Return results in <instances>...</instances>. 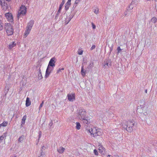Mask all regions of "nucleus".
Listing matches in <instances>:
<instances>
[{"instance_id": "obj_36", "label": "nucleus", "mask_w": 157, "mask_h": 157, "mask_svg": "<svg viewBox=\"0 0 157 157\" xmlns=\"http://www.w3.org/2000/svg\"><path fill=\"white\" fill-rule=\"evenodd\" d=\"M137 2L136 0H132L131 2V5H134L137 3Z\"/></svg>"}, {"instance_id": "obj_13", "label": "nucleus", "mask_w": 157, "mask_h": 157, "mask_svg": "<svg viewBox=\"0 0 157 157\" xmlns=\"http://www.w3.org/2000/svg\"><path fill=\"white\" fill-rule=\"evenodd\" d=\"M64 0H63L61 4L59 6V8L57 11V13L56 16V17H57V16H58L59 15V13H60L61 12V10L62 9V7L63 6V5H64Z\"/></svg>"}, {"instance_id": "obj_16", "label": "nucleus", "mask_w": 157, "mask_h": 157, "mask_svg": "<svg viewBox=\"0 0 157 157\" xmlns=\"http://www.w3.org/2000/svg\"><path fill=\"white\" fill-rule=\"evenodd\" d=\"M65 150V148L62 147H60L57 149V151L60 154L63 153L64 151Z\"/></svg>"}, {"instance_id": "obj_48", "label": "nucleus", "mask_w": 157, "mask_h": 157, "mask_svg": "<svg viewBox=\"0 0 157 157\" xmlns=\"http://www.w3.org/2000/svg\"><path fill=\"white\" fill-rule=\"evenodd\" d=\"M83 51L81 50L80 52H78V54L79 55H82V54Z\"/></svg>"}, {"instance_id": "obj_35", "label": "nucleus", "mask_w": 157, "mask_h": 157, "mask_svg": "<svg viewBox=\"0 0 157 157\" xmlns=\"http://www.w3.org/2000/svg\"><path fill=\"white\" fill-rule=\"evenodd\" d=\"M3 24L2 23V21H0V30H1L3 29Z\"/></svg>"}, {"instance_id": "obj_21", "label": "nucleus", "mask_w": 157, "mask_h": 157, "mask_svg": "<svg viewBox=\"0 0 157 157\" xmlns=\"http://www.w3.org/2000/svg\"><path fill=\"white\" fill-rule=\"evenodd\" d=\"M30 30L26 28V30L25 32L24 35V37H26L29 34V32L30 31Z\"/></svg>"}, {"instance_id": "obj_17", "label": "nucleus", "mask_w": 157, "mask_h": 157, "mask_svg": "<svg viewBox=\"0 0 157 157\" xmlns=\"http://www.w3.org/2000/svg\"><path fill=\"white\" fill-rule=\"evenodd\" d=\"M86 70H84V66L82 64L81 67V73L83 77H84L86 75Z\"/></svg>"}, {"instance_id": "obj_42", "label": "nucleus", "mask_w": 157, "mask_h": 157, "mask_svg": "<svg viewBox=\"0 0 157 157\" xmlns=\"http://www.w3.org/2000/svg\"><path fill=\"white\" fill-rule=\"evenodd\" d=\"M94 152L95 155H98V153L96 149H94Z\"/></svg>"}, {"instance_id": "obj_25", "label": "nucleus", "mask_w": 157, "mask_h": 157, "mask_svg": "<svg viewBox=\"0 0 157 157\" xmlns=\"http://www.w3.org/2000/svg\"><path fill=\"white\" fill-rule=\"evenodd\" d=\"M51 72V71H48V70H47L46 69V73H45V78H48Z\"/></svg>"}, {"instance_id": "obj_53", "label": "nucleus", "mask_w": 157, "mask_h": 157, "mask_svg": "<svg viewBox=\"0 0 157 157\" xmlns=\"http://www.w3.org/2000/svg\"><path fill=\"white\" fill-rule=\"evenodd\" d=\"M7 87H8V86H6V87H5V89H7Z\"/></svg>"}, {"instance_id": "obj_31", "label": "nucleus", "mask_w": 157, "mask_h": 157, "mask_svg": "<svg viewBox=\"0 0 157 157\" xmlns=\"http://www.w3.org/2000/svg\"><path fill=\"white\" fill-rule=\"evenodd\" d=\"M93 11L94 13L96 14H97L99 12V9L98 8L96 7L95 9H93Z\"/></svg>"}, {"instance_id": "obj_38", "label": "nucleus", "mask_w": 157, "mask_h": 157, "mask_svg": "<svg viewBox=\"0 0 157 157\" xmlns=\"http://www.w3.org/2000/svg\"><path fill=\"white\" fill-rule=\"evenodd\" d=\"M64 70V68L63 67L61 69H59L57 71V73H59L60 72L62 71H63Z\"/></svg>"}, {"instance_id": "obj_29", "label": "nucleus", "mask_w": 157, "mask_h": 157, "mask_svg": "<svg viewBox=\"0 0 157 157\" xmlns=\"http://www.w3.org/2000/svg\"><path fill=\"white\" fill-rule=\"evenodd\" d=\"M71 4L70 3H66L65 4V9L66 10H67L69 8V7L70 6Z\"/></svg>"}, {"instance_id": "obj_49", "label": "nucleus", "mask_w": 157, "mask_h": 157, "mask_svg": "<svg viewBox=\"0 0 157 157\" xmlns=\"http://www.w3.org/2000/svg\"><path fill=\"white\" fill-rule=\"evenodd\" d=\"M71 0H68L67 3L71 4Z\"/></svg>"}, {"instance_id": "obj_33", "label": "nucleus", "mask_w": 157, "mask_h": 157, "mask_svg": "<svg viewBox=\"0 0 157 157\" xmlns=\"http://www.w3.org/2000/svg\"><path fill=\"white\" fill-rule=\"evenodd\" d=\"M53 68L54 67H51V66L48 67V66L47 68V70H48V71L51 72L53 70Z\"/></svg>"}, {"instance_id": "obj_9", "label": "nucleus", "mask_w": 157, "mask_h": 157, "mask_svg": "<svg viewBox=\"0 0 157 157\" xmlns=\"http://www.w3.org/2000/svg\"><path fill=\"white\" fill-rule=\"evenodd\" d=\"M104 66L105 68H107L111 65V61L110 60H105L104 62Z\"/></svg>"}, {"instance_id": "obj_43", "label": "nucleus", "mask_w": 157, "mask_h": 157, "mask_svg": "<svg viewBox=\"0 0 157 157\" xmlns=\"http://www.w3.org/2000/svg\"><path fill=\"white\" fill-rule=\"evenodd\" d=\"M11 0H0V2H8L10 1Z\"/></svg>"}, {"instance_id": "obj_44", "label": "nucleus", "mask_w": 157, "mask_h": 157, "mask_svg": "<svg viewBox=\"0 0 157 157\" xmlns=\"http://www.w3.org/2000/svg\"><path fill=\"white\" fill-rule=\"evenodd\" d=\"M96 47V46L95 45H93L90 48V50H92L93 49H94Z\"/></svg>"}, {"instance_id": "obj_45", "label": "nucleus", "mask_w": 157, "mask_h": 157, "mask_svg": "<svg viewBox=\"0 0 157 157\" xmlns=\"http://www.w3.org/2000/svg\"><path fill=\"white\" fill-rule=\"evenodd\" d=\"M53 124V123L52 121H51L49 124V125L50 126V127H51ZM49 128H50V127H49Z\"/></svg>"}, {"instance_id": "obj_5", "label": "nucleus", "mask_w": 157, "mask_h": 157, "mask_svg": "<svg viewBox=\"0 0 157 157\" xmlns=\"http://www.w3.org/2000/svg\"><path fill=\"white\" fill-rule=\"evenodd\" d=\"M86 130L90 133L91 135H93V136L95 137L94 134H96L97 132L98 129H97L96 128H90L87 127L85 128Z\"/></svg>"}, {"instance_id": "obj_28", "label": "nucleus", "mask_w": 157, "mask_h": 157, "mask_svg": "<svg viewBox=\"0 0 157 157\" xmlns=\"http://www.w3.org/2000/svg\"><path fill=\"white\" fill-rule=\"evenodd\" d=\"M81 0H76L75 3L74 4V6L73 8H75L77 6V4L78 2L80 1Z\"/></svg>"}, {"instance_id": "obj_54", "label": "nucleus", "mask_w": 157, "mask_h": 157, "mask_svg": "<svg viewBox=\"0 0 157 157\" xmlns=\"http://www.w3.org/2000/svg\"><path fill=\"white\" fill-rule=\"evenodd\" d=\"M13 157H17L15 156H13Z\"/></svg>"}, {"instance_id": "obj_24", "label": "nucleus", "mask_w": 157, "mask_h": 157, "mask_svg": "<svg viewBox=\"0 0 157 157\" xmlns=\"http://www.w3.org/2000/svg\"><path fill=\"white\" fill-rule=\"evenodd\" d=\"M16 44L14 42H13L12 44H10L9 45V48L10 49H11L13 48L16 46Z\"/></svg>"}, {"instance_id": "obj_39", "label": "nucleus", "mask_w": 157, "mask_h": 157, "mask_svg": "<svg viewBox=\"0 0 157 157\" xmlns=\"http://www.w3.org/2000/svg\"><path fill=\"white\" fill-rule=\"evenodd\" d=\"M23 137H22V136H21L19 137V138L18 139V141L19 142H21L22 141H23Z\"/></svg>"}, {"instance_id": "obj_18", "label": "nucleus", "mask_w": 157, "mask_h": 157, "mask_svg": "<svg viewBox=\"0 0 157 157\" xmlns=\"http://www.w3.org/2000/svg\"><path fill=\"white\" fill-rule=\"evenodd\" d=\"M31 104V102L29 98L27 97L25 105L26 107L29 106Z\"/></svg>"}, {"instance_id": "obj_20", "label": "nucleus", "mask_w": 157, "mask_h": 157, "mask_svg": "<svg viewBox=\"0 0 157 157\" xmlns=\"http://www.w3.org/2000/svg\"><path fill=\"white\" fill-rule=\"evenodd\" d=\"M82 119V121H83V123L85 124H88L90 123V121L89 120H88L86 119L85 117V118H83Z\"/></svg>"}, {"instance_id": "obj_37", "label": "nucleus", "mask_w": 157, "mask_h": 157, "mask_svg": "<svg viewBox=\"0 0 157 157\" xmlns=\"http://www.w3.org/2000/svg\"><path fill=\"white\" fill-rule=\"evenodd\" d=\"M39 137L38 139V142L40 140V138L41 137L42 135V132L41 131H39Z\"/></svg>"}, {"instance_id": "obj_51", "label": "nucleus", "mask_w": 157, "mask_h": 157, "mask_svg": "<svg viewBox=\"0 0 157 157\" xmlns=\"http://www.w3.org/2000/svg\"><path fill=\"white\" fill-rule=\"evenodd\" d=\"M73 17V16H72V17H71V19L69 20V21L67 22V24L71 20V19Z\"/></svg>"}, {"instance_id": "obj_14", "label": "nucleus", "mask_w": 157, "mask_h": 157, "mask_svg": "<svg viewBox=\"0 0 157 157\" xmlns=\"http://www.w3.org/2000/svg\"><path fill=\"white\" fill-rule=\"evenodd\" d=\"M34 24L33 21H31L30 22L28 23L26 28L28 29H29L30 30H31L33 25Z\"/></svg>"}, {"instance_id": "obj_30", "label": "nucleus", "mask_w": 157, "mask_h": 157, "mask_svg": "<svg viewBox=\"0 0 157 157\" xmlns=\"http://www.w3.org/2000/svg\"><path fill=\"white\" fill-rule=\"evenodd\" d=\"M8 123V122L7 121H4L1 124V125L2 126L5 127L7 125Z\"/></svg>"}, {"instance_id": "obj_32", "label": "nucleus", "mask_w": 157, "mask_h": 157, "mask_svg": "<svg viewBox=\"0 0 157 157\" xmlns=\"http://www.w3.org/2000/svg\"><path fill=\"white\" fill-rule=\"evenodd\" d=\"M157 19L155 17H153L151 19V21L154 23H155L157 21Z\"/></svg>"}, {"instance_id": "obj_56", "label": "nucleus", "mask_w": 157, "mask_h": 157, "mask_svg": "<svg viewBox=\"0 0 157 157\" xmlns=\"http://www.w3.org/2000/svg\"><path fill=\"white\" fill-rule=\"evenodd\" d=\"M122 126H123V124L122 123Z\"/></svg>"}, {"instance_id": "obj_27", "label": "nucleus", "mask_w": 157, "mask_h": 157, "mask_svg": "<svg viewBox=\"0 0 157 157\" xmlns=\"http://www.w3.org/2000/svg\"><path fill=\"white\" fill-rule=\"evenodd\" d=\"M76 128L78 130H79L80 128L81 125L79 122H76Z\"/></svg>"}, {"instance_id": "obj_7", "label": "nucleus", "mask_w": 157, "mask_h": 157, "mask_svg": "<svg viewBox=\"0 0 157 157\" xmlns=\"http://www.w3.org/2000/svg\"><path fill=\"white\" fill-rule=\"evenodd\" d=\"M5 15V17L9 21L13 22V17L11 13H6Z\"/></svg>"}, {"instance_id": "obj_2", "label": "nucleus", "mask_w": 157, "mask_h": 157, "mask_svg": "<svg viewBox=\"0 0 157 157\" xmlns=\"http://www.w3.org/2000/svg\"><path fill=\"white\" fill-rule=\"evenodd\" d=\"M26 12V8L24 6L22 5L20 10L18 11L17 17L18 19L24 15Z\"/></svg>"}, {"instance_id": "obj_11", "label": "nucleus", "mask_w": 157, "mask_h": 157, "mask_svg": "<svg viewBox=\"0 0 157 157\" xmlns=\"http://www.w3.org/2000/svg\"><path fill=\"white\" fill-rule=\"evenodd\" d=\"M1 5L2 6L3 10H6L8 8V2H0Z\"/></svg>"}, {"instance_id": "obj_41", "label": "nucleus", "mask_w": 157, "mask_h": 157, "mask_svg": "<svg viewBox=\"0 0 157 157\" xmlns=\"http://www.w3.org/2000/svg\"><path fill=\"white\" fill-rule=\"evenodd\" d=\"M117 50L118 51V53L120 52L121 51V49L120 47H118L117 48Z\"/></svg>"}, {"instance_id": "obj_4", "label": "nucleus", "mask_w": 157, "mask_h": 157, "mask_svg": "<svg viewBox=\"0 0 157 157\" xmlns=\"http://www.w3.org/2000/svg\"><path fill=\"white\" fill-rule=\"evenodd\" d=\"M134 123L128 121L127 122V127L125 128L126 130L129 132H132V127L134 125Z\"/></svg>"}, {"instance_id": "obj_47", "label": "nucleus", "mask_w": 157, "mask_h": 157, "mask_svg": "<svg viewBox=\"0 0 157 157\" xmlns=\"http://www.w3.org/2000/svg\"><path fill=\"white\" fill-rule=\"evenodd\" d=\"M113 46H111L110 48V52H109V54H110L111 53V51H112L113 50Z\"/></svg>"}, {"instance_id": "obj_8", "label": "nucleus", "mask_w": 157, "mask_h": 157, "mask_svg": "<svg viewBox=\"0 0 157 157\" xmlns=\"http://www.w3.org/2000/svg\"><path fill=\"white\" fill-rule=\"evenodd\" d=\"M46 148L44 146H42L40 150V153L39 157H45V150Z\"/></svg>"}, {"instance_id": "obj_34", "label": "nucleus", "mask_w": 157, "mask_h": 157, "mask_svg": "<svg viewBox=\"0 0 157 157\" xmlns=\"http://www.w3.org/2000/svg\"><path fill=\"white\" fill-rule=\"evenodd\" d=\"M6 136V134H4L3 135L0 136V141H1Z\"/></svg>"}, {"instance_id": "obj_46", "label": "nucleus", "mask_w": 157, "mask_h": 157, "mask_svg": "<svg viewBox=\"0 0 157 157\" xmlns=\"http://www.w3.org/2000/svg\"><path fill=\"white\" fill-rule=\"evenodd\" d=\"M91 24L93 29H95L96 28V26L93 23H92Z\"/></svg>"}, {"instance_id": "obj_19", "label": "nucleus", "mask_w": 157, "mask_h": 157, "mask_svg": "<svg viewBox=\"0 0 157 157\" xmlns=\"http://www.w3.org/2000/svg\"><path fill=\"white\" fill-rule=\"evenodd\" d=\"M26 117H27L25 115L23 116L22 119V120L21 121V126L22 127H23V125L25 124V121L26 119Z\"/></svg>"}, {"instance_id": "obj_3", "label": "nucleus", "mask_w": 157, "mask_h": 157, "mask_svg": "<svg viewBox=\"0 0 157 157\" xmlns=\"http://www.w3.org/2000/svg\"><path fill=\"white\" fill-rule=\"evenodd\" d=\"M78 117L79 119L81 120L85 117L86 115V112L84 109H80L77 110Z\"/></svg>"}, {"instance_id": "obj_55", "label": "nucleus", "mask_w": 157, "mask_h": 157, "mask_svg": "<svg viewBox=\"0 0 157 157\" xmlns=\"http://www.w3.org/2000/svg\"><path fill=\"white\" fill-rule=\"evenodd\" d=\"M1 126H1V124H0V128H1Z\"/></svg>"}, {"instance_id": "obj_23", "label": "nucleus", "mask_w": 157, "mask_h": 157, "mask_svg": "<svg viewBox=\"0 0 157 157\" xmlns=\"http://www.w3.org/2000/svg\"><path fill=\"white\" fill-rule=\"evenodd\" d=\"M102 132L101 131L100 129H98L97 132L96 134H94L95 137H97L98 136H100L101 135Z\"/></svg>"}, {"instance_id": "obj_22", "label": "nucleus", "mask_w": 157, "mask_h": 157, "mask_svg": "<svg viewBox=\"0 0 157 157\" xmlns=\"http://www.w3.org/2000/svg\"><path fill=\"white\" fill-rule=\"evenodd\" d=\"M9 90V87H7V89H4V92L5 93L4 96H3V98L5 99L6 98V96Z\"/></svg>"}, {"instance_id": "obj_26", "label": "nucleus", "mask_w": 157, "mask_h": 157, "mask_svg": "<svg viewBox=\"0 0 157 157\" xmlns=\"http://www.w3.org/2000/svg\"><path fill=\"white\" fill-rule=\"evenodd\" d=\"M39 74L38 75V78L39 79H41L43 77L42 75V74L41 73V72L40 71V68L39 69Z\"/></svg>"}, {"instance_id": "obj_52", "label": "nucleus", "mask_w": 157, "mask_h": 157, "mask_svg": "<svg viewBox=\"0 0 157 157\" xmlns=\"http://www.w3.org/2000/svg\"><path fill=\"white\" fill-rule=\"evenodd\" d=\"M145 93H147V89L145 90Z\"/></svg>"}, {"instance_id": "obj_10", "label": "nucleus", "mask_w": 157, "mask_h": 157, "mask_svg": "<svg viewBox=\"0 0 157 157\" xmlns=\"http://www.w3.org/2000/svg\"><path fill=\"white\" fill-rule=\"evenodd\" d=\"M55 58L54 57H53L50 60L48 64V66H51V67H54L55 66Z\"/></svg>"}, {"instance_id": "obj_12", "label": "nucleus", "mask_w": 157, "mask_h": 157, "mask_svg": "<svg viewBox=\"0 0 157 157\" xmlns=\"http://www.w3.org/2000/svg\"><path fill=\"white\" fill-rule=\"evenodd\" d=\"M68 99L69 101H73L75 100V94H69L67 95Z\"/></svg>"}, {"instance_id": "obj_15", "label": "nucleus", "mask_w": 157, "mask_h": 157, "mask_svg": "<svg viewBox=\"0 0 157 157\" xmlns=\"http://www.w3.org/2000/svg\"><path fill=\"white\" fill-rule=\"evenodd\" d=\"M100 146L99 148V152L101 154L104 155L105 153V149L104 147L102 146L101 145Z\"/></svg>"}, {"instance_id": "obj_50", "label": "nucleus", "mask_w": 157, "mask_h": 157, "mask_svg": "<svg viewBox=\"0 0 157 157\" xmlns=\"http://www.w3.org/2000/svg\"><path fill=\"white\" fill-rule=\"evenodd\" d=\"M107 157H113V156L111 155H108L107 156Z\"/></svg>"}, {"instance_id": "obj_40", "label": "nucleus", "mask_w": 157, "mask_h": 157, "mask_svg": "<svg viewBox=\"0 0 157 157\" xmlns=\"http://www.w3.org/2000/svg\"><path fill=\"white\" fill-rule=\"evenodd\" d=\"M44 104V101H42L41 104H40V106L39 107V110H40L41 108L43 106V105Z\"/></svg>"}, {"instance_id": "obj_1", "label": "nucleus", "mask_w": 157, "mask_h": 157, "mask_svg": "<svg viewBox=\"0 0 157 157\" xmlns=\"http://www.w3.org/2000/svg\"><path fill=\"white\" fill-rule=\"evenodd\" d=\"M5 29L6 30V33L9 36L12 35L13 33V29L12 26L9 23H6L5 24Z\"/></svg>"}, {"instance_id": "obj_6", "label": "nucleus", "mask_w": 157, "mask_h": 157, "mask_svg": "<svg viewBox=\"0 0 157 157\" xmlns=\"http://www.w3.org/2000/svg\"><path fill=\"white\" fill-rule=\"evenodd\" d=\"M132 5L131 4V5L128 7V8L127 9V11L124 12V14L125 16H128L132 12L131 10L133 8L132 6Z\"/></svg>"}]
</instances>
